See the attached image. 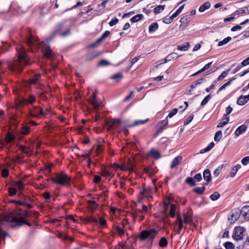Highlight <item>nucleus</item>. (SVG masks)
Wrapping results in <instances>:
<instances>
[{"label": "nucleus", "instance_id": "12", "mask_svg": "<svg viewBox=\"0 0 249 249\" xmlns=\"http://www.w3.org/2000/svg\"><path fill=\"white\" fill-rule=\"evenodd\" d=\"M182 157L181 156H177L175 157L172 160L171 165L170 168H174L175 167L179 165L182 161Z\"/></svg>", "mask_w": 249, "mask_h": 249}, {"label": "nucleus", "instance_id": "45", "mask_svg": "<svg viewBox=\"0 0 249 249\" xmlns=\"http://www.w3.org/2000/svg\"><path fill=\"white\" fill-rule=\"evenodd\" d=\"M211 96L210 94L206 96L203 99V100L202 101V102L201 103V106L205 105L208 102V101L211 99Z\"/></svg>", "mask_w": 249, "mask_h": 249}, {"label": "nucleus", "instance_id": "13", "mask_svg": "<svg viewBox=\"0 0 249 249\" xmlns=\"http://www.w3.org/2000/svg\"><path fill=\"white\" fill-rule=\"evenodd\" d=\"M121 122V120L119 119H114L112 121L107 122V125L108 126V129L116 127L120 124Z\"/></svg>", "mask_w": 249, "mask_h": 249}, {"label": "nucleus", "instance_id": "2", "mask_svg": "<svg viewBox=\"0 0 249 249\" xmlns=\"http://www.w3.org/2000/svg\"><path fill=\"white\" fill-rule=\"evenodd\" d=\"M51 180L55 183L61 185H67L70 184L71 178L63 173H57L55 177L52 178Z\"/></svg>", "mask_w": 249, "mask_h": 249}, {"label": "nucleus", "instance_id": "51", "mask_svg": "<svg viewBox=\"0 0 249 249\" xmlns=\"http://www.w3.org/2000/svg\"><path fill=\"white\" fill-rule=\"evenodd\" d=\"M118 21H119L118 19L117 18L114 17L110 21V22L109 23V24L110 26H113L115 25V24H116L118 22Z\"/></svg>", "mask_w": 249, "mask_h": 249}, {"label": "nucleus", "instance_id": "25", "mask_svg": "<svg viewBox=\"0 0 249 249\" xmlns=\"http://www.w3.org/2000/svg\"><path fill=\"white\" fill-rule=\"evenodd\" d=\"M110 34V32L108 31H105L100 36V38L98 39L96 41V43H99L104 40Z\"/></svg>", "mask_w": 249, "mask_h": 249}, {"label": "nucleus", "instance_id": "44", "mask_svg": "<svg viewBox=\"0 0 249 249\" xmlns=\"http://www.w3.org/2000/svg\"><path fill=\"white\" fill-rule=\"evenodd\" d=\"M229 71L230 70H227L226 71H223L222 74L221 75H220L219 76V77H218L217 80L218 81H220L222 79H223V78H224L225 77H226L227 76V75L228 74Z\"/></svg>", "mask_w": 249, "mask_h": 249}, {"label": "nucleus", "instance_id": "20", "mask_svg": "<svg viewBox=\"0 0 249 249\" xmlns=\"http://www.w3.org/2000/svg\"><path fill=\"white\" fill-rule=\"evenodd\" d=\"M204 179L209 182L211 180V175L210 171L209 169H206L203 172Z\"/></svg>", "mask_w": 249, "mask_h": 249}, {"label": "nucleus", "instance_id": "43", "mask_svg": "<svg viewBox=\"0 0 249 249\" xmlns=\"http://www.w3.org/2000/svg\"><path fill=\"white\" fill-rule=\"evenodd\" d=\"M220 196V194L218 192H215L213 194L211 195L210 197L212 200L214 201L219 198Z\"/></svg>", "mask_w": 249, "mask_h": 249}, {"label": "nucleus", "instance_id": "46", "mask_svg": "<svg viewBox=\"0 0 249 249\" xmlns=\"http://www.w3.org/2000/svg\"><path fill=\"white\" fill-rule=\"evenodd\" d=\"M237 171H238V167L237 166H235L233 167V168H232V169L231 170V173H230V176L231 178H233L235 176V175H236Z\"/></svg>", "mask_w": 249, "mask_h": 249}, {"label": "nucleus", "instance_id": "1", "mask_svg": "<svg viewBox=\"0 0 249 249\" xmlns=\"http://www.w3.org/2000/svg\"><path fill=\"white\" fill-rule=\"evenodd\" d=\"M17 49L18 57L14 61L11 62L8 64V67L12 71H20L24 66L29 64V59L24 49L20 47L19 50L18 48Z\"/></svg>", "mask_w": 249, "mask_h": 249}, {"label": "nucleus", "instance_id": "38", "mask_svg": "<svg viewBox=\"0 0 249 249\" xmlns=\"http://www.w3.org/2000/svg\"><path fill=\"white\" fill-rule=\"evenodd\" d=\"M222 136V132L221 131H218L214 135V139L216 142H218L221 139Z\"/></svg>", "mask_w": 249, "mask_h": 249}, {"label": "nucleus", "instance_id": "61", "mask_svg": "<svg viewBox=\"0 0 249 249\" xmlns=\"http://www.w3.org/2000/svg\"><path fill=\"white\" fill-rule=\"evenodd\" d=\"M2 176L4 178L7 177L9 175V171L8 169H4L1 172Z\"/></svg>", "mask_w": 249, "mask_h": 249}, {"label": "nucleus", "instance_id": "36", "mask_svg": "<svg viewBox=\"0 0 249 249\" xmlns=\"http://www.w3.org/2000/svg\"><path fill=\"white\" fill-rule=\"evenodd\" d=\"M165 6L164 5H160L159 6H157L154 9V12L156 14L160 13L161 11H162L164 10Z\"/></svg>", "mask_w": 249, "mask_h": 249}, {"label": "nucleus", "instance_id": "53", "mask_svg": "<svg viewBox=\"0 0 249 249\" xmlns=\"http://www.w3.org/2000/svg\"><path fill=\"white\" fill-rule=\"evenodd\" d=\"M109 64V62L106 60H101L98 63V65L100 66H107Z\"/></svg>", "mask_w": 249, "mask_h": 249}, {"label": "nucleus", "instance_id": "34", "mask_svg": "<svg viewBox=\"0 0 249 249\" xmlns=\"http://www.w3.org/2000/svg\"><path fill=\"white\" fill-rule=\"evenodd\" d=\"M168 242L165 237H162L159 242V246L160 247H165L167 245Z\"/></svg>", "mask_w": 249, "mask_h": 249}, {"label": "nucleus", "instance_id": "57", "mask_svg": "<svg viewBox=\"0 0 249 249\" xmlns=\"http://www.w3.org/2000/svg\"><path fill=\"white\" fill-rule=\"evenodd\" d=\"M241 25H236L235 26H233L231 29V31L232 32H235L237 30H240L242 29V27L241 26Z\"/></svg>", "mask_w": 249, "mask_h": 249}, {"label": "nucleus", "instance_id": "56", "mask_svg": "<svg viewBox=\"0 0 249 249\" xmlns=\"http://www.w3.org/2000/svg\"><path fill=\"white\" fill-rule=\"evenodd\" d=\"M29 132V127L28 126H24L22 128L21 133L23 134L27 135Z\"/></svg>", "mask_w": 249, "mask_h": 249}, {"label": "nucleus", "instance_id": "7", "mask_svg": "<svg viewBox=\"0 0 249 249\" xmlns=\"http://www.w3.org/2000/svg\"><path fill=\"white\" fill-rule=\"evenodd\" d=\"M88 101L92 105L94 109H97L100 107V103L97 101L96 94L93 93Z\"/></svg>", "mask_w": 249, "mask_h": 249}, {"label": "nucleus", "instance_id": "41", "mask_svg": "<svg viewBox=\"0 0 249 249\" xmlns=\"http://www.w3.org/2000/svg\"><path fill=\"white\" fill-rule=\"evenodd\" d=\"M205 187H196L194 189V191L198 194H203Z\"/></svg>", "mask_w": 249, "mask_h": 249}, {"label": "nucleus", "instance_id": "32", "mask_svg": "<svg viewBox=\"0 0 249 249\" xmlns=\"http://www.w3.org/2000/svg\"><path fill=\"white\" fill-rule=\"evenodd\" d=\"M101 175L104 177H111V173L107 170L106 168L102 169L101 173Z\"/></svg>", "mask_w": 249, "mask_h": 249}, {"label": "nucleus", "instance_id": "42", "mask_svg": "<svg viewBox=\"0 0 249 249\" xmlns=\"http://www.w3.org/2000/svg\"><path fill=\"white\" fill-rule=\"evenodd\" d=\"M86 221L90 223H92L94 224H97L98 223V220L97 219L92 217V216H89L87 217L86 219Z\"/></svg>", "mask_w": 249, "mask_h": 249}, {"label": "nucleus", "instance_id": "26", "mask_svg": "<svg viewBox=\"0 0 249 249\" xmlns=\"http://www.w3.org/2000/svg\"><path fill=\"white\" fill-rule=\"evenodd\" d=\"M115 230L118 234L120 236L124 235V231L126 230L125 229L123 228L121 226H116Z\"/></svg>", "mask_w": 249, "mask_h": 249}, {"label": "nucleus", "instance_id": "28", "mask_svg": "<svg viewBox=\"0 0 249 249\" xmlns=\"http://www.w3.org/2000/svg\"><path fill=\"white\" fill-rule=\"evenodd\" d=\"M38 41V38H36L33 36H30L27 40V44L30 45H34L36 41Z\"/></svg>", "mask_w": 249, "mask_h": 249}, {"label": "nucleus", "instance_id": "31", "mask_svg": "<svg viewBox=\"0 0 249 249\" xmlns=\"http://www.w3.org/2000/svg\"><path fill=\"white\" fill-rule=\"evenodd\" d=\"M189 46L190 45L189 42H186V45L178 46L177 49L179 51H185L188 49Z\"/></svg>", "mask_w": 249, "mask_h": 249}, {"label": "nucleus", "instance_id": "9", "mask_svg": "<svg viewBox=\"0 0 249 249\" xmlns=\"http://www.w3.org/2000/svg\"><path fill=\"white\" fill-rule=\"evenodd\" d=\"M35 100V97L33 96H30L28 99L22 98L19 100L18 105H26L27 103L32 104Z\"/></svg>", "mask_w": 249, "mask_h": 249}, {"label": "nucleus", "instance_id": "27", "mask_svg": "<svg viewBox=\"0 0 249 249\" xmlns=\"http://www.w3.org/2000/svg\"><path fill=\"white\" fill-rule=\"evenodd\" d=\"M231 37L228 36L224 38L223 40L219 41L217 44V46L220 47L224 45L227 44L229 42H230L231 40Z\"/></svg>", "mask_w": 249, "mask_h": 249}, {"label": "nucleus", "instance_id": "24", "mask_svg": "<svg viewBox=\"0 0 249 249\" xmlns=\"http://www.w3.org/2000/svg\"><path fill=\"white\" fill-rule=\"evenodd\" d=\"M98 55V53L97 52L89 53L86 56V60L88 61L91 60L96 57Z\"/></svg>", "mask_w": 249, "mask_h": 249}, {"label": "nucleus", "instance_id": "54", "mask_svg": "<svg viewBox=\"0 0 249 249\" xmlns=\"http://www.w3.org/2000/svg\"><path fill=\"white\" fill-rule=\"evenodd\" d=\"M178 111V108H174L168 114V117L170 118H172L175 115H176Z\"/></svg>", "mask_w": 249, "mask_h": 249}, {"label": "nucleus", "instance_id": "21", "mask_svg": "<svg viewBox=\"0 0 249 249\" xmlns=\"http://www.w3.org/2000/svg\"><path fill=\"white\" fill-rule=\"evenodd\" d=\"M211 4L209 2H205L204 4L201 5L199 8V11L200 12H203L206 10L210 8Z\"/></svg>", "mask_w": 249, "mask_h": 249}, {"label": "nucleus", "instance_id": "62", "mask_svg": "<svg viewBox=\"0 0 249 249\" xmlns=\"http://www.w3.org/2000/svg\"><path fill=\"white\" fill-rule=\"evenodd\" d=\"M178 229L181 230L183 228L182 220L179 216H178Z\"/></svg>", "mask_w": 249, "mask_h": 249}, {"label": "nucleus", "instance_id": "60", "mask_svg": "<svg viewBox=\"0 0 249 249\" xmlns=\"http://www.w3.org/2000/svg\"><path fill=\"white\" fill-rule=\"evenodd\" d=\"M221 167H219L214 170L213 174L215 177H217L220 174V172H221Z\"/></svg>", "mask_w": 249, "mask_h": 249}, {"label": "nucleus", "instance_id": "39", "mask_svg": "<svg viewBox=\"0 0 249 249\" xmlns=\"http://www.w3.org/2000/svg\"><path fill=\"white\" fill-rule=\"evenodd\" d=\"M176 209V205L174 204H172L170 210V215L172 217H174L175 216Z\"/></svg>", "mask_w": 249, "mask_h": 249}, {"label": "nucleus", "instance_id": "17", "mask_svg": "<svg viewBox=\"0 0 249 249\" xmlns=\"http://www.w3.org/2000/svg\"><path fill=\"white\" fill-rule=\"evenodd\" d=\"M247 126L245 125H242L239 126L235 131V134L237 136H238L243 134L247 130Z\"/></svg>", "mask_w": 249, "mask_h": 249}, {"label": "nucleus", "instance_id": "50", "mask_svg": "<svg viewBox=\"0 0 249 249\" xmlns=\"http://www.w3.org/2000/svg\"><path fill=\"white\" fill-rule=\"evenodd\" d=\"M194 115L193 114L190 115L188 118L186 119V120L184 122V125L188 124L193 119Z\"/></svg>", "mask_w": 249, "mask_h": 249}, {"label": "nucleus", "instance_id": "63", "mask_svg": "<svg viewBox=\"0 0 249 249\" xmlns=\"http://www.w3.org/2000/svg\"><path fill=\"white\" fill-rule=\"evenodd\" d=\"M232 110V108L231 106H228L226 109V114H225V116H227L229 115Z\"/></svg>", "mask_w": 249, "mask_h": 249}, {"label": "nucleus", "instance_id": "19", "mask_svg": "<svg viewBox=\"0 0 249 249\" xmlns=\"http://www.w3.org/2000/svg\"><path fill=\"white\" fill-rule=\"evenodd\" d=\"M148 121V119L142 120H139L135 121L133 124H129L128 127H133L141 124H143L145 123H146Z\"/></svg>", "mask_w": 249, "mask_h": 249}, {"label": "nucleus", "instance_id": "58", "mask_svg": "<svg viewBox=\"0 0 249 249\" xmlns=\"http://www.w3.org/2000/svg\"><path fill=\"white\" fill-rule=\"evenodd\" d=\"M17 193V190L13 188H9V193L10 196H13L15 195Z\"/></svg>", "mask_w": 249, "mask_h": 249}, {"label": "nucleus", "instance_id": "29", "mask_svg": "<svg viewBox=\"0 0 249 249\" xmlns=\"http://www.w3.org/2000/svg\"><path fill=\"white\" fill-rule=\"evenodd\" d=\"M180 55H178L176 53L173 52L167 56L169 61L172 60L177 59Z\"/></svg>", "mask_w": 249, "mask_h": 249}, {"label": "nucleus", "instance_id": "48", "mask_svg": "<svg viewBox=\"0 0 249 249\" xmlns=\"http://www.w3.org/2000/svg\"><path fill=\"white\" fill-rule=\"evenodd\" d=\"M40 74H36L35 75V76L30 80L31 83V84H35L36 81L39 79V77H40Z\"/></svg>", "mask_w": 249, "mask_h": 249}, {"label": "nucleus", "instance_id": "55", "mask_svg": "<svg viewBox=\"0 0 249 249\" xmlns=\"http://www.w3.org/2000/svg\"><path fill=\"white\" fill-rule=\"evenodd\" d=\"M242 163L244 165H246L249 163V156L246 157L242 160Z\"/></svg>", "mask_w": 249, "mask_h": 249}, {"label": "nucleus", "instance_id": "4", "mask_svg": "<svg viewBox=\"0 0 249 249\" xmlns=\"http://www.w3.org/2000/svg\"><path fill=\"white\" fill-rule=\"evenodd\" d=\"M244 231L245 229L243 227H238L235 228L234 230V233L233 238L236 240H240L242 239Z\"/></svg>", "mask_w": 249, "mask_h": 249}, {"label": "nucleus", "instance_id": "47", "mask_svg": "<svg viewBox=\"0 0 249 249\" xmlns=\"http://www.w3.org/2000/svg\"><path fill=\"white\" fill-rule=\"evenodd\" d=\"M192 220V218L190 216L184 214L183 216V222L185 223H189Z\"/></svg>", "mask_w": 249, "mask_h": 249}, {"label": "nucleus", "instance_id": "5", "mask_svg": "<svg viewBox=\"0 0 249 249\" xmlns=\"http://www.w3.org/2000/svg\"><path fill=\"white\" fill-rule=\"evenodd\" d=\"M133 166L134 162L133 160L131 159H128L126 162L124 164L123 166H121L120 165H118V167H119L121 169L123 170H128L130 172H132L133 170Z\"/></svg>", "mask_w": 249, "mask_h": 249}, {"label": "nucleus", "instance_id": "14", "mask_svg": "<svg viewBox=\"0 0 249 249\" xmlns=\"http://www.w3.org/2000/svg\"><path fill=\"white\" fill-rule=\"evenodd\" d=\"M44 55L48 58H51L53 56V52L49 46H46L43 49Z\"/></svg>", "mask_w": 249, "mask_h": 249}, {"label": "nucleus", "instance_id": "6", "mask_svg": "<svg viewBox=\"0 0 249 249\" xmlns=\"http://www.w3.org/2000/svg\"><path fill=\"white\" fill-rule=\"evenodd\" d=\"M190 20V17L188 15H186L181 18L180 20V24L179 26V28L183 30H184L188 26Z\"/></svg>", "mask_w": 249, "mask_h": 249}, {"label": "nucleus", "instance_id": "22", "mask_svg": "<svg viewBox=\"0 0 249 249\" xmlns=\"http://www.w3.org/2000/svg\"><path fill=\"white\" fill-rule=\"evenodd\" d=\"M159 28L158 24L157 22L152 23L149 26V32L153 33L157 30Z\"/></svg>", "mask_w": 249, "mask_h": 249}, {"label": "nucleus", "instance_id": "49", "mask_svg": "<svg viewBox=\"0 0 249 249\" xmlns=\"http://www.w3.org/2000/svg\"><path fill=\"white\" fill-rule=\"evenodd\" d=\"M186 183L190 184L192 186H195L196 185V183L194 181L193 178L191 177H188L186 179Z\"/></svg>", "mask_w": 249, "mask_h": 249}, {"label": "nucleus", "instance_id": "23", "mask_svg": "<svg viewBox=\"0 0 249 249\" xmlns=\"http://www.w3.org/2000/svg\"><path fill=\"white\" fill-rule=\"evenodd\" d=\"M214 145L213 142H211L206 148L201 150L200 153L203 154L211 150Z\"/></svg>", "mask_w": 249, "mask_h": 249}, {"label": "nucleus", "instance_id": "18", "mask_svg": "<svg viewBox=\"0 0 249 249\" xmlns=\"http://www.w3.org/2000/svg\"><path fill=\"white\" fill-rule=\"evenodd\" d=\"M231 217H229V220H231V223H233L236 221L240 217V213L238 212L232 213L231 215Z\"/></svg>", "mask_w": 249, "mask_h": 249}, {"label": "nucleus", "instance_id": "59", "mask_svg": "<svg viewBox=\"0 0 249 249\" xmlns=\"http://www.w3.org/2000/svg\"><path fill=\"white\" fill-rule=\"evenodd\" d=\"M19 149L24 153L28 154L30 151V149L29 148H26L24 146H20Z\"/></svg>", "mask_w": 249, "mask_h": 249}, {"label": "nucleus", "instance_id": "37", "mask_svg": "<svg viewBox=\"0 0 249 249\" xmlns=\"http://www.w3.org/2000/svg\"><path fill=\"white\" fill-rule=\"evenodd\" d=\"M123 75L121 73H117L112 76H111V78L116 80L117 81L120 80L123 78Z\"/></svg>", "mask_w": 249, "mask_h": 249}, {"label": "nucleus", "instance_id": "8", "mask_svg": "<svg viewBox=\"0 0 249 249\" xmlns=\"http://www.w3.org/2000/svg\"><path fill=\"white\" fill-rule=\"evenodd\" d=\"M30 113L33 117H38L39 115H43L44 112L42 109L34 107L33 109H30Z\"/></svg>", "mask_w": 249, "mask_h": 249}, {"label": "nucleus", "instance_id": "11", "mask_svg": "<svg viewBox=\"0 0 249 249\" xmlns=\"http://www.w3.org/2000/svg\"><path fill=\"white\" fill-rule=\"evenodd\" d=\"M15 140V137L12 133L8 132L6 134L5 137V142L6 143L7 145L9 144L11 145L14 142Z\"/></svg>", "mask_w": 249, "mask_h": 249}, {"label": "nucleus", "instance_id": "33", "mask_svg": "<svg viewBox=\"0 0 249 249\" xmlns=\"http://www.w3.org/2000/svg\"><path fill=\"white\" fill-rule=\"evenodd\" d=\"M230 121L229 117H226L222 120L221 122L217 124V127H222L223 125L226 124Z\"/></svg>", "mask_w": 249, "mask_h": 249}, {"label": "nucleus", "instance_id": "16", "mask_svg": "<svg viewBox=\"0 0 249 249\" xmlns=\"http://www.w3.org/2000/svg\"><path fill=\"white\" fill-rule=\"evenodd\" d=\"M149 155L155 159H158L160 157V154L158 150L152 148L149 152Z\"/></svg>", "mask_w": 249, "mask_h": 249}, {"label": "nucleus", "instance_id": "64", "mask_svg": "<svg viewBox=\"0 0 249 249\" xmlns=\"http://www.w3.org/2000/svg\"><path fill=\"white\" fill-rule=\"evenodd\" d=\"M249 64V57L245 59L242 62V65L243 66H247Z\"/></svg>", "mask_w": 249, "mask_h": 249}, {"label": "nucleus", "instance_id": "30", "mask_svg": "<svg viewBox=\"0 0 249 249\" xmlns=\"http://www.w3.org/2000/svg\"><path fill=\"white\" fill-rule=\"evenodd\" d=\"M143 15L141 14H138V15H136L135 16L131 18L130 20L132 22H137V21H139L140 20H141L143 18Z\"/></svg>", "mask_w": 249, "mask_h": 249}, {"label": "nucleus", "instance_id": "15", "mask_svg": "<svg viewBox=\"0 0 249 249\" xmlns=\"http://www.w3.org/2000/svg\"><path fill=\"white\" fill-rule=\"evenodd\" d=\"M13 186L17 187L19 191H22L24 187L25 184L21 180H16L13 182Z\"/></svg>", "mask_w": 249, "mask_h": 249}, {"label": "nucleus", "instance_id": "3", "mask_svg": "<svg viewBox=\"0 0 249 249\" xmlns=\"http://www.w3.org/2000/svg\"><path fill=\"white\" fill-rule=\"evenodd\" d=\"M157 232L154 229H151L148 230H144L141 232L140 234V238L142 240H145L148 239L149 240H152Z\"/></svg>", "mask_w": 249, "mask_h": 249}, {"label": "nucleus", "instance_id": "52", "mask_svg": "<svg viewBox=\"0 0 249 249\" xmlns=\"http://www.w3.org/2000/svg\"><path fill=\"white\" fill-rule=\"evenodd\" d=\"M172 20H173V19L171 17V16L169 17H166L163 19V22H164L166 24H169V23H171L172 22Z\"/></svg>", "mask_w": 249, "mask_h": 249}, {"label": "nucleus", "instance_id": "10", "mask_svg": "<svg viewBox=\"0 0 249 249\" xmlns=\"http://www.w3.org/2000/svg\"><path fill=\"white\" fill-rule=\"evenodd\" d=\"M249 100V94L247 95H241L237 100V104L240 106L245 105Z\"/></svg>", "mask_w": 249, "mask_h": 249}, {"label": "nucleus", "instance_id": "40", "mask_svg": "<svg viewBox=\"0 0 249 249\" xmlns=\"http://www.w3.org/2000/svg\"><path fill=\"white\" fill-rule=\"evenodd\" d=\"M224 247L226 249H234V245L230 242H226L225 243Z\"/></svg>", "mask_w": 249, "mask_h": 249}, {"label": "nucleus", "instance_id": "35", "mask_svg": "<svg viewBox=\"0 0 249 249\" xmlns=\"http://www.w3.org/2000/svg\"><path fill=\"white\" fill-rule=\"evenodd\" d=\"M89 208L92 211H94L97 208V204L94 202L92 201H89Z\"/></svg>", "mask_w": 249, "mask_h": 249}]
</instances>
